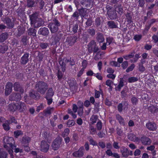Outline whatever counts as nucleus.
I'll use <instances>...</instances> for the list:
<instances>
[{"label":"nucleus","instance_id":"nucleus-16","mask_svg":"<svg viewBox=\"0 0 158 158\" xmlns=\"http://www.w3.org/2000/svg\"><path fill=\"white\" fill-rule=\"evenodd\" d=\"M128 138L134 142H137L139 140V139L132 133H130L128 135Z\"/></svg>","mask_w":158,"mask_h":158},{"label":"nucleus","instance_id":"nucleus-62","mask_svg":"<svg viewBox=\"0 0 158 158\" xmlns=\"http://www.w3.org/2000/svg\"><path fill=\"white\" fill-rule=\"evenodd\" d=\"M44 105L43 104H41L40 105L38 106L37 108L36 111L37 112H39L40 110L44 108Z\"/></svg>","mask_w":158,"mask_h":158},{"label":"nucleus","instance_id":"nucleus-39","mask_svg":"<svg viewBox=\"0 0 158 158\" xmlns=\"http://www.w3.org/2000/svg\"><path fill=\"white\" fill-rule=\"evenodd\" d=\"M27 5L29 7H32L34 6L35 2L32 0H28L27 1Z\"/></svg>","mask_w":158,"mask_h":158},{"label":"nucleus","instance_id":"nucleus-4","mask_svg":"<svg viewBox=\"0 0 158 158\" xmlns=\"http://www.w3.org/2000/svg\"><path fill=\"white\" fill-rule=\"evenodd\" d=\"M60 25L59 23L57 20H55L52 23H50L49 27L52 33L56 32L58 29V26Z\"/></svg>","mask_w":158,"mask_h":158},{"label":"nucleus","instance_id":"nucleus-48","mask_svg":"<svg viewBox=\"0 0 158 158\" xmlns=\"http://www.w3.org/2000/svg\"><path fill=\"white\" fill-rule=\"evenodd\" d=\"M110 64L112 66H114L119 67L120 66L119 64H118L116 61H114L110 62Z\"/></svg>","mask_w":158,"mask_h":158},{"label":"nucleus","instance_id":"nucleus-34","mask_svg":"<svg viewBox=\"0 0 158 158\" xmlns=\"http://www.w3.org/2000/svg\"><path fill=\"white\" fill-rule=\"evenodd\" d=\"M9 109L10 110L14 111L17 109V106L14 104L10 105L9 107Z\"/></svg>","mask_w":158,"mask_h":158},{"label":"nucleus","instance_id":"nucleus-19","mask_svg":"<svg viewBox=\"0 0 158 158\" xmlns=\"http://www.w3.org/2000/svg\"><path fill=\"white\" fill-rule=\"evenodd\" d=\"M21 98V96L19 94H14L11 95L10 96V99L11 100H18Z\"/></svg>","mask_w":158,"mask_h":158},{"label":"nucleus","instance_id":"nucleus-27","mask_svg":"<svg viewBox=\"0 0 158 158\" xmlns=\"http://www.w3.org/2000/svg\"><path fill=\"white\" fill-rule=\"evenodd\" d=\"M7 38V34L6 33L2 34L0 35V41L2 42L5 40Z\"/></svg>","mask_w":158,"mask_h":158},{"label":"nucleus","instance_id":"nucleus-15","mask_svg":"<svg viewBox=\"0 0 158 158\" xmlns=\"http://www.w3.org/2000/svg\"><path fill=\"white\" fill-rule=\"evenodd\" d=\"M49 33L48 29L46 28H40L38 31V33L40 34H42L43 35H47Z\"/></svg>","mask_w":158,"mask_h":158},{"label":"nucleus","instance_id":"nucleus-36","mask_svg":"<svg viewBox=\"0 0 158 158\" xmlns=\"http://www.w3.org/2000/svg\"><path fill=\"white\" fill-rule=\"evenodd\" d=\"M98 119V117L96 115H93L90 118L91 122L93 124L96 123Z\"/></svg>","mask_w":158,"mask_h":158},{"label":"nucleus","instance_id":"nucleus-38","mask_svg":"<svg viewBox=\"0 0 158 158\" xmlns=\"http://www.w3.org/2000/svg\"><path fill=\"white\" fill-rule=\"evenodd\" d=\"M108 24L109 27L111 28H114L116 27V26L114 23L112 21H109L108 23Z\"/></svg>","mask_w":158,"mask_h":158},{"label":"nucleus","instance_id":"nucleus-55","mask_svg":"<svg viewBox=\"0 0 158 158\" xmlns=\"http://www.w3.org/2000/svg\"><path fill=\"white\" fill-rule=\"evenodd\" d=\"M116 10L120 14H121L123 13V9L121 7H118L117 8Z\"/></svg>","mask_w":158,"mask_h":158},{"label":"nucleus","instance_id":"nucleus-11","mask_svg":"<svg viewBox=\"0 0 158 158\" xmlns=\"http://www.w3.org/2000/svg\"><path fill=\"white\" fill-rule=\"evenodd\" d=\"M120 152L123 157H127L129 155V152L127 148L124 147L121 148Z\"/></svg>","mask_w":158,"mask_h":158},{"label":"nucleus","instance_id":"nucleus-35","mask_svg":"<svg viewBox=\"0 0 158 158\" xmlns=\"http://www.w3.org/2000/svg\"><path fill=\"white\" fill-rule=\"evenodd\" d=\"M128 80L129 83H131L137 81L138 79L137 77H129L128 78Z\"/></svg>","mask_w":158,"mask_h":158},{"label":"nucleus","instance_id":"nucleus-23","mask_svg":"<svg viewBox=\"0 0 158 158\" xmlns=\"http://www.w3.org/2000/svg\"><path fill=\"white\" fill-rule=\"evenodd\" d=\"M124 85L123 80V79H120V82L118 86L115 88L116 90L120 91L121 88Z\"/></svg>","mask_w":158,"mask_h":158},{"label":"nucleus","instance_id":"nucleus-30","mask_svg":"<svg viewBox=\"0 0 158 158\" xmlns=\"http://www.w3.org/2000/svg\"><path fill=\"white\" fill-rule=\"evenodd\" d=\"M116 118L120 124L123 125H124V121L120 116L119 115H117L116 116Z\"/></svg>","mask_w":158,"mask_h":158},{"label":"nucleus","instance_id":"nucleus-37","mask_svg":"<svg viewBox=\"0 0 158 158\" xmlns=\"http://www.w3.org/2000/svg\"><path fill=\"white\" fill-rule=\"evenodd\" d=\"M1 149L0 150V158H6L7 154L4 152H3Z\"/></svg>","mask_w":158,"mask_h":158},{"label":"nucleus","instance_id":"nucleus-22","mask_svg":"<svg viewBox=\"0 0 158 158\" xmlns=\"http://www.w3.org/2000/svg\"><path fill=\"white\" fill-rule=\"evenodd\" d=\"M25 105L23 103L19 102L17 106V109L20 110V111H23L25 109Z\"/></svg>","mask_w":158,"mask_h":158},{"label":"nucleus","instance_id":"nucleus-42","mask_svg":"<svg viewBox=\"0 0 158 158\" xmlns=\"http://www.w3.org/2000/svg\"><path fill=\"white\" fill-rule=\"evenodd\" d=\"M9 122L7 121V123H5L3 124V126L4 129L5 130L8 131L9 130L10 128L8 124Z\"/></svg>","mask_w":158,"mask_h":158},{"label":"nucleus","instance_id":"nucleus-26","mask_svg":"<svg viewBox=\"0 0 158 158\" xmlns=\"http://www.w3.org/2000/svg\"><path fill=\"white\" fill-rule=\"evenodd\" d=\"M36 31L34 28H30L28 31V34L29 35L35 36L36 35Z\"/></svg>","mask_w":158,"mask_h":158},{"label":"nucleus","instance_id":"nucleus-32","mask_svg":"<svg viewBox=\"0 0 158 158\" xmlns=\"http://www.w3.org/2000/svg\"><path fill=\"white\" fill-rule=\"evenodd\" d=\"M23 133L21 131L17 130L14 132V135L15 137L17 138L19 136L22 135Z\"/></svg>","mask_w":158,"mask_h":158},{"label":"nucleus","instance_id":"nucleus-3","mask_svg":"<svg viewBox=\"0 0 158 158\" xmlns=\"http://www.w3.org/2000/svg\"><path fill=\"white\" fill-rule=\"evenodd\" d=\"M61 141L62 139L60 137L56 139L52 144V148L54 150H58L60 147L61 143Z\"/></svg>","mask_w":158,"mask_h":158},{"label":"nucleus","instance_id":"nucleus-31","mask_svg":"<svg viewBox=\"0 0 158 158\" xmlns=\"http://www.w3.org/2000/svg\"><path fill=\"white\" fill-rule=\"evenodd\" d=\"M70 132V130L69 128L65 129L62 134V136L64 137L67 136Z\"/></svg>","mask_w":158,"mask_h":158},{"label":"nucleus","instance_id":"nucleus-57","mask_svg":"<svg viewBox=\"0 0 158 158\" xmlns=\"http://www.w3.org/2000/svg\"><path fill=\"white\" fill-rule=\"evenodd\" d=\"M101 93L99 91L95 90V98H98L100 95Z\"/></svg>","mask_w":158,"mask_h":158},{"label":"nucleus","instance_id":"nucleus-17","mask_svg":"<svg viewBox=\"0 0 158 158\" xmlns=\"http://www.w3.org/2000/svg\"><path fill=\"white\" fill-rule=\"evenodd\" d=\"M96 46V43L94 41H92L88 45V50L89 52L93 51V49Z\"/></svg>","mask_w":158,"mask_h":158},{"label":"nucleus","instance_id":"nucleus-12","mask_svg":"<svg viewBox=\"0 0 158 158\" xmlns=\"http://www.w3.org/2000/svg\"><path fill=\"white\" fill-rule=\"evenodd\" d=\"M143 145H149L151 143L150 139L148 137H142L140 139Z\"/></svg>","mask_w":158,"mask_h":158},{"label":"nucleus","instance_id":"nucleus-2","mask_svg":"<svg viewBox=\"0 0 158 158\" xmlns=\"http://www.w3.org/2000/svg\"><path fill=\"white\" fill-rule=\"evenodd\" d=\"M36 88H38L37 89L40 93L44 94L47 88V85L44 82H39L36 84Z\"/></svg>","mask_w":158,"mask_h":158},{"label":"nucleus","instance_id":"nucleus-52","mask_svg":"<svg viewBox=\"0 0 158 158\" xmlns=\"http://www.w3.org/2000/svg\"><path fill=\"white\" fill-rule=\"evenodd\" d=\"M88 139L91 144L93 145H97V143L94 141L92 138H89Z\"/></svg>","mask_w":158,"mask_h":158},{"label":"nucleus","instance_id":"nucleus-6","mask_svg":"<svg viewBox=\"0 0 158 158\" xmlns=\"http://www.w3.org/2000/svg\"><path fill=\"white\" fill-rule=\"evenodd\" d=\"M49 145L45 141H42L40 145V150L41 151L46 152L49 149Z\"/></svg>","mask_w":158,"mask_h":158},{"label":"nucleus","instance_id":"nucleus-41","mask_svg":"<svg viewBox=\"0 0 158 158\" xmlns=\"http://www.w3.org/2000/svg\"><path fill=\"white\" fill-rule=\"evenodd\" d=\"M135 65L134 64H132L131 65L126 69V71L127 73L131 71L133 69Z\"/></svg>","mask_w":158,"mask_h":158},{"label":"nucleus","instance_id":"nucleus-40","mask_svg":"<svg viewBox=\"0 0 158 158\" xmlns=\"http://www.w3.org/2000/svg\"><path fill=\"white\" fill-rule=\"evenodd\" d=\"M75 123L73 120H69L67 123V126L69 127H71L73 126Z\"/></svg>","mask_w":158,"mask_h":158},{"label":"nucleus","instance_id":"nucleus-44","mask_svg":"<svg viewBox=\"0 0 158 158\" xmlns=\"http://www.w3.org/2000/svg\"><path fill=\"white\" fill-rule=\"evenodd\" d=\"M128 65V63L127 61H125L122 63L121 66L123 69H126Z\"/></svg>","mask_w":158,"mask_h":158},{"label":"nucleus","instance_id":"nucleus-8","mask_svg":"<svg viewBox=\"0 0 158 158\" xmlns=\"http://www.w3.org/2000/svg\"><path fill=\"white\" fill-rule=\"evenodd\" d=\"M53 95V92L52 89L50 88L48 90V92L47 94L46 98L48 101V105L51 104L52 102V100L51 98H48V97H51Z\"/></svg>","mask_w":158,"mask_h":158},{"label":"nucleus","instance_id":"nucleus-64","mask_svg":"<svg viewBox=\"0 0 158 158\" xmlns=\"http://www.w3.org/2000/svg\"><path fill=\"white\" fill-rule=\"evenodd\" d=\"M152 47V46L151 45H148V44H146L144 48L145 49L147 50H149Z\"/></svg>","mask_w":158,"mask_h":158},{"label":"nucleus","instance_id":"nucleus-18","mask_svg":"<svg viewBox=\"0 0 158 158\" xmlns=\"http://www.w3.org/2000/svg\"><path fill=\"white\" fill-rule=\"evenodd\" d=\"M76 37H71L69 39H67L66 43L69 44V46H71L74 44L76 42Z\"/></svg>","mask_w":158,"mask_h":158},{"label":"nucleus","instance_id":"nucleus-58","mask_svg":"<svg viewBox=\"0 0 158 158\" xmlns=\"http://www.w3.org/2000/svg\"><path fill=\"white\" fill-rule=\"evenodd\" d=\"M60 65L61 64L62 71L64 72L65 69V64H63L62 61H60Z\"/></svg>","mask_w":158,"mask_h":158},{"label":"nucleus","instance_id":"nucleus-59","mask_svg":"<svg viewBox=\"0 0 158 158\" xmlns=\"http://www.w3.org/2000/svg\"><path fill=\"white\" fill-rule=\"evenodd\" d=\"M107 72L108 73L112 74L114 72V70L112 68H108L107 69Z\"/></svg>","mask_w":158,"mask_h":158},{"label":"nucleus","instance_id":"nucleus-60","mask_svg":"<svg viewBox=\"0 0 158 158\" xmlns=\"http://www.w3.org/2000/svg\"><path fill=\"white\" fill-rule=\"evenodd\" d=\"M113 83V82L110 80H108L106 81V85L110 87V86Z\"/></svg>","mask_w":158,"mask_h":158},{"label":"nucleus","instance_id":"nucleus-49","mask_svg":"<svg viewBox=\"0 0 158 158\" xmlns=\"http://www.w3.org/2000/svg\"><path fill=\"white\" fill-rule=\"evenodd\" d=\"M30 141V138L28 137H26L25 138L23 137V142H24L26 143H28Z\"/></svg>","mask_w":158,"mask_h":158},{"label":"nucleus","instance_id":"nucleus-13","mask_svg":"<svg viewBox=\"0 0 158 158\" xmlns=\"http://www.w3.org/2000/svg\"><path fill=\"white\" fill-rule=\"evenodd\" d=\"M106 154L109 156H113L115 158H119V155L115 153H112L110 149L107 150L106 152Z\"/></svg>","mask_w":158,"mask_h":158},{"label":"nucleus","instance_id":"nucleus-45","mask_svg":"<svg viewBox=\"0 0 158 158\" xmlns=\"http://www.w3.org/2000/svg\"><path fill=\"white\" fill-rule=\"evenodd\" d=\"M89 130L90 133L92 134H94L96 133L95 128L92 126L90 127Z\"/></svg>","mask_w":158,"mask_h":158},{"label":"nucleus","instance_id":"nucleus-10","mask_svg":"<svg viewBox=\"0 0 158 158\" xmlns=\"http://www.w3.org/2000/svg\"><path fill=\"white\" fill-rule=\"evenodd\" d=\"M12 84L10 83H8L6 86L5 94L6 95H8L11 92Z\"/></svg>","mask_w":158,"mask_h":158},{"label":"nucleus","instance_id":"nucleus-61","mask_svg":"<svg viewBox=\"0 0 158 158\" xmlns=\"http://www.w3.org/2000/svg\"><path fill=\"white\" fill-rule=\"evenodd\" d=\"M131 101L133 104H136L138 101V100L135 97H133L131 99Z\"/></svg>","mask_w":158,"mask_h":158},{"label":"nucleus","instance_id":"nucleus-33","mask_svg":"<svg viewBox=\"0 0 158 158\" xmlns=\"http://www.w3.org/2000/svg\"><path fill=\"white\" fill-rule=\"evenodd\" d=\"M149 110L152 113H156L158 111V108L154 106H151L149 108Z\"/></svg>","mask_w":158,"mask_h":158},{"label":"nucleus","instance_id":"nucleus-25","mask_svg":"<svg viewBox=\"0 0 158 158\" xmlns=\"http://www.w3.org/2000/svg\"><path fill=\"white\" fill-rule=\"evenodd\" d=\"M97 39L99 43H102L104 40V38L103 35L101 34H98V35Z\"/></svg>","mask_w":158,"mask_h":158},{"label":"nucleus","instance_id":"nucleus-28","mask_svg":"<svg viewBox=\"0 0 158 158\" xmlns=\"http://www.w3.org/2000/svg\"><path fill=\"white\" fill-rule=\"evenodd\" d=\"M87 10L86 8H82L79 10V13L81 16L84 17L86 14Z\"/></svg>","mask_w":158,"mask_h":158},{"label":"nucleus","instance_id":"nucleus-24","mask_svg":"<svg viewBox=\"0 0 158 158\" xmlns=\"http://www.w3.org/2000/svg\"><path fill=\"white\" fill-rule=\"evenodd\" d=\"M4 23H6L7 25L10 27H12L13 26V24L11 23L10 20L8 18H6L5 20H3Z\"/></svg>","mask_w":158,"mask_h":158},{"label":"nucleus","instance_id":"nucleus-47","mask_svg":"<svg viewBox=\"0 0 158 158\" xmlns=\"http://www.w3.org/2000/svg\"><path fill=\"white\" fill-rule=\"evenodd\" d=\"M113 39L112 38L108 37L106 39V44L108 45H110L112 42H113Z\"/></svg>","mask_w":158,"mask_h":158},{"label":"nucleus","instance_id":"nucleus-63","mask_svg":"<svg viewBox=\"0 0 158 158\" xmlns=\"http://www.w3.org/2000/svg\"><path fill=\"white\" fill-rule=\"evenodd\" d=\"M152 39L154 42L156 43L158 41V37L156 35H154L152 37Z\"/></svg>","mask_w":158,"mask_h":158},{"label":"nucleus","instance_id":"nucleus-46","mask_svg":"<svg viewBox=\"0 0 158 158\" xmlns=\"http://www.w3.org/2000/svg\"><path fill=\"white\" fill-rule=\"evenodd\" d=\"M142 38V35H136L134 36V39L136 41H139Z\"/></svg>","mask_w":158,"mask_h":158},{"label":"nucleus","instance_id":"nucleus-50","mask_svg":"<svg viewBox=\"0 0 158 158\" xmlns=\"http://www.w3.org/2000/svg\"><path fill=\"white\" fill-rule=\"evenodd\" d=\"M134 56V54L131 53V54L125 56H123V57L126 60H127L133 57Z\"/></svg>","mask_w":158,"mask_h":158},{"label":"nucleus","instance_id":"nucleus-1","mask_svg":"<svg viewBox=\"0 0 158 158\" xmlns=\"http://www.w3.org/2000/svg\"><path fill=\"white\" fill-rule=\"evenodd\" d=\"M4 147L7 150L10 155L12 158H13L12 155L13 150L16 146L13 144L14 143L13 138L11 137H5L3 140Z\"/></svg>","mask_w":158,"mask_h":158},{"label":"nucleus","instance_id":"nucleus-5","mask_svg":"<svg viewBox=\"0 0 158 158\" xmlns=\"http://www.w3.org/2000/svg\"><path fill=\"white\" fill-rule=\"evenodd\" d=\"M84 148L81 147L80 148L78 151H75L73 153V156L76 157H81L84 155Z\"/></svg>","mask_w":158,"mask_h":158},{"label":"nucleus","instance_id":"nucleus-43","mask_svg":"<svg viewBox=\"0 0 158 158\" xmlns=\"http://www.w3.org/2000/svg\"><path fill=\"white\" fill-rule=\"evenodd\" d=\"M141 154V151L138 149H137L135 151L134 154L135 156H139Z\"/></svg>","mask_w":158,"mask_h":158},{"label":"nucleus","instance_id":"nucleus-9","mask_svg":"<svg viewBox=\"0 0 158 158\" xmlns=\"http://www.w3.org/2000/svg\"><path fill=\"white\" fill-rule=\"evenodd\" d=\"M147 128L149 130L154 131L157 128L156 124L154 123L149 122L146 124Z\"/></svg>","mask_w":158,"mask_h":158},{"label":"nucleus","instance_id":"nucleus-53","mask_svg":"<svg viewBox=\"0 0 158 158\" xmlns=\"http://www.w3.org/2000/svg\"><path fill=\"white\" fill-rule=\"evenodd\" d=\"M97 127L98 130H101L102 128V124L100 121L98 122L97 124Z\"/></svg>","mask_w":158,"mask_h":158},{"label":"nucleus","instance_id":"nucleus-14","mask_svg":"<svg viewBox=\"0 0 158 158\" xmlns=\"http://www.w3.org/2000/svg\"><path fill=\"white\" fill-rule=\"evenodd\" d=\"M28 56L29 55L28 54H24V55L21 58V63L23 64H26L28 60Z\"/></svg>","mask_w":158,"mask_h":158},{"label":"nucleus","instance_id":"nucleus-7","mask_svg":"<svg viewBox=\"0 0 158 158\" xmlns=\"http://www.w3.org/2000/svg\"><path fill=\"white\" fill-rule=\"evenodd\" d=\"M77 107L75 104H73V112L71 109H68V113L70 114L73 118L77 117V115L75 113L77 112Z\"/></svg>","mask_w":158,"mask_h":158},{"label":"nucleus","instance_id":"nucleus-54","mask_svg":"<svg viewBox=\"0 0 158 158\" xmlns=\"http://www.w3.org/2000/svg\"><path fill=\"white\" fill-rule=\"evenodd\" d=\"M30 95L31 97L34 99H36L39 98V96H36L34 94H33L32 93H30Z\"/></svg>","mask_w":158,"mask_h":158},{"label":"nucleus","instance_id":"nucleus-56","mask_svg":"<svg viewBox=\"0 0 158 158\" xmlns=\"http://www.w3.org/2000/svg\"><path fill=\"white\" fill-rule=\"evenodd\" d=\"M40 46L42 48H45L47 47L48 44L46 43H41L40 44Z\"/></svg>","mask_w":158,"mask_h":158},{"label":"nucleus","instance_id":"nucleus-21","mask_svg":"<svg viewBox=\"0 0 158 158\" xmlns=\"http://www.w3.org/2000/svg\"><path fill=\"white\" fill-rule=\"evenodd\" d=\"M14 89L16 91H19L21 93H23L24 90L20 86V85L18 83H15L14 86Z\"/></svg>","mask_w":158,"mask_h":158},{"label":"nucleus","instance_id":"nucleus-51","mask_svg":"<svg viewBox=\"0 0 158 158\" xmlns=\"http://www.w3.org/2000/svg\"><path fill=\"white\" fill-rule=\"evenodd\" d=\"M87 65V63L86 60H84L82 62V66L83 67L82 69H84L86 68Z\"/></svg>","mask_w":158,"mask_h":158},{"label":"nucleus","instance_id":"nucleus-29","mask_svg":"<svg viewBox=\"0 0 158 158\" xmlns=\"http://www.w3.org/2000/svg\"><path fill=\"white\" fill-rule=\"evenodd\" d=\"M8 49V47L7 46L3 44L0 48V52L2 53H4Z\"/></svg>","mask_w":158,"mask_h":158},{"label":"nucleus","instance_id":"nucleus-20","mask_svg":"<svg viewBox=\"0 0 158 158\" xmlns=\"http://www.w3.org/2000/svg\"><path fill=\"white\" fill-rule=\"evenodd\" d=\"M78 103L80 105L78 109V114L80 116H81L82 115L83 113V103L81 102H79Z\"/></svg>","mask_w":158,"mask_h":158}]
</instances>
